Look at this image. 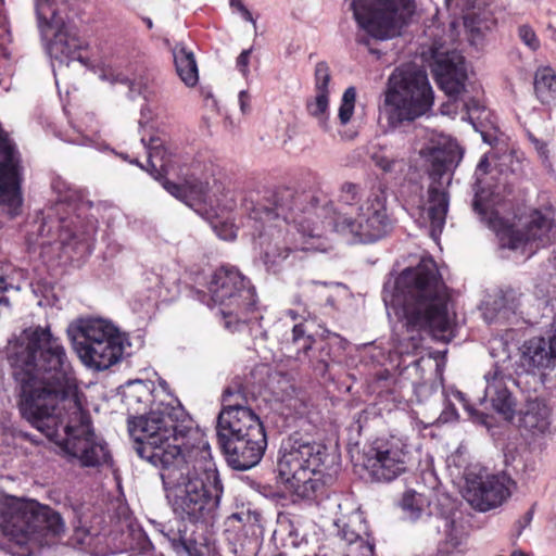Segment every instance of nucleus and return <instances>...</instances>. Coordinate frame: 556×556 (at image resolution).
<instances>
[{
  "mask_svg": "<svg viewBox=\"0 0 556 556\" xmlns=\"http://www.w3.org/2000/svg\"><path fill=\"white\" fill-rule=\"evenodd\" d=\"M356 101V89L349 87L344 90L341 104L338 112V118L341 125H346L354 114Z\"/></svg>",
  "mask_w": 556,
  "mask_h": 556,
  "instance_id": "nucleus-33",
  "label": "nucleus"
},
{
  "mask_svg": "<svg viewBox=\"0 0 556 556\" xmlns=\"http://www.w3.org/2000/svg\"><path fill=\"white\" fill-rule=\"evenodd\" d=\"M473 204H475V207H476V208H477V207H478V205H479L478 201H475V203H473Z\"/></svg>",
  "mask_w": 556,
  "mask_h": 556,
  "instance_id": "nucleus-54",
  "label": "nucleus"
},
{
  "mask_svg": "<svg viewBox=\"0 0 556 556\" xmlns=\"http://www.w3.org/2000/svg\"><path fill=\"white\" fill-rule=\"evenodd\" d=\"M364 529L367 531L366 525L362 522V520L357 518H350L339 530V535L343 541H345L346 545L355 542L356 540L363 538L365 534L363 533Z\"/></svg>",
  "mask_w": 556,
  "mask_h": 556,
  "instance_id": "nucleus-34",
  "label": "nucleus"
},
{
  "mask_svg": "<svg viewBox=\"0 0 556 556\" xmlns=\"http://www.w3.org/2000/svg\"><path fill=\"white\" fill-rule=\"evenodd\" d=\"M521 362L528 370L553 368L556 365V354L544 337H533L522 345Z\"/></svg>",
  "mask_w": 556,
  "mask_h": 556,
  "instance_id": "nucleus-26",
  "label": "nucleus"
},
{
  "mask_svg": "<svg viewBox=\"0 0 556 556\" xmlns=\"http://www.w3.org/2000/svg\"><path fill=\"white\" fill-rule=\"evenodd\" d=\"M138 535H139V549L141 552H148L152 546L150 540L148 539L147 534L142 531H139Z\"/></svg>",
  "mask_w": 556,
  "mask_h": 556,
  "instance_id": "nucleus-44",
  "label": "nucleus"
},
{
  "mask_svg": "<svg viewBox=\"0 0 556 556\" xmlns=\"http://www.w3.org/2000/svg\"><path fill=\"white\" fill-rule=\"evenodd\" d=\"M253 431L265 432V428L260 417L252 408H232L230 410H220L217 418L216 434L217 440L243 435Z\"/></svg>",
  "mask_w": 556,
  "mask_h": 556,
  "instance_id": "nucleus-22",
  "label": "nucleus"
},
{
  "mask_svg": "<svg viewBox=\"0 0 556 556\" xmlns=\"http://www.w3.org/2000/svg\"><path fill=\"white\" fill-rule=\"evenodd\" d=\"M535 98L543 105L556 102V74L553 68L546 66L538 68L533 81Z\"/></svg>",
  "mask_w": 556,
  "mask_h": 556,
  "instance_id": "nucleus-28",
  "label": "nucleus"
},
{
  "mask_svg": "<svg viewBox=\"0 0 556 556\" xmlns=\"http://www.w3.org/2000/svg\"><path fill=\"white\" fill-rule=\"evenodd\" d=\"M529 140L534 146V149H535L539 157L541 159V161L544 164L547 163L548 159H549V150H548L547 143L545 141L536 138L532 134L529 135Z\"/></svg>",
  "mask_w": 556,
  "mask_h": 556,
  "instance_id": "nucleus-40",
  "label": "nucleus"
},
{
  "mask_svg": "<svg viewBox=\"0 0 556 556\" xmlns=\"http://www.w3.org/2000/svg\"><path fill=\"white\" fill-rule=\"evenodd\" d=\"M327 456L326 445L293 432L280 445L278 475L294 495L316 501L326 493L321 467Z\"/></svg>",
  "mask_w": 556,
  "mask_h": 556,
  "instance_id": "nucleus-6",
  "label": "nucleus"
},
{
  "mask_svg": "<svg viewBox=\"0 0 556 556\" xmlns=\"http://www.w3.org/2000/svg\"><path fill=\"white\" fill-rule=\"evenodd\" d=\"M3 3H4V0H0V5H3Z\"/></svg>",
  "mask_w": 556,
  "mask_h": 556,
  "instance_id": "nucleus-55",
  "label": "nucleus"
},
{
  "mask_svg": "<svg viewBox=\"0 0 556 556\" xmlns=\"http://www.w3.org/2000/svg\"><path fill=\"white\" fill-rule=\"evenodd\" d=\"M329 96L330 94L316 93L314 98L307 99L305 103L308 115L317 121L319 127L324 131H328L330 129Z\"/></svg>",
  "mask_w": 556,
  "mask_h": 556,
  "instance_id": "nucleus-30",
  "label": "nucleus"
},
{
  "mask_svg": "<svg viewBox=\"0 0 556 556\" xmlns=\"http://www.w3.org/2000/svg\"><path fill=\"white\" fill-rule=\"evenodd\" d=\"M25 343L9 355L23 418L54 442L71 463L100 468L113 463L109 445L96 433L84 407L64 346L49 327L24 331Z\"/></svg>",
  "mask_w": 556,
  "mask_h": 556,
  "instance_id": "nucleus-1",
  "label": "nucleus"
},
{
  "mask_svg": "<svg viewBox=\"0 0 556 556\" xmlns=\"http://www.w3.org/2000/svg\"><path fill=\"white\" fill-rule=\"evenodd\" d=\"M5 290H0V306H9V300L3 295Z\"/></svg>",
  "mask_w": 556,
  "mask_h": 556,
  "instance_id": "nucleus-48",
  "label": "nucleus"
},
{
  "mask_svg": "<svg viewBox=\"0 0 556 556\" xmlns=\"http://www.w3.org/2000/svg\"><path fill=\"white\" fill-rule=\"evenodd\" d=\"M402 507L412 514L419 515L421 506L417 503V495L413 491L405 492L402 498Z\"/></svg>",
  "mask_w": 556,
  "mask_h": 556,
  "instance_id": "nucleus-39",
  "label": "nucleus"
},
{
  "mask_svg": "<svg viewBox=\"0 0 556 556\" xmlns=\"http://www.w3.org/2000/svg\"><path fill=\"white\" fill-rule=\"evenodd\" d=\"M211 299L218 306L225 328L235 331L261 318L258 298L251 279L230 264H223L207 282Z\"/></svg>",
  "mask_w": 556,
  "mask_h": 556,
  "instance_id": "nucleus-7",
  "label": "nucleus"
},
{
  "mask_svg": "<svg viewBox=\"0 0 556 556\" xmlns=\"http://www.w3.org/2000/svg\"><path fill=\"white\" fill-rule=\"evenodd\" d=\"M147 170L162 182L163 188L176 199L191 205L194 201H202L206 193V185L199 179H185L184 182H174L165 177L168 173L169 159L166 149L159 143V139H151L148 149Z\"/></svg>",
  "mask_w": 556,
  "mask_h": 556,
  "instance_id": "nucleus-16",
  "label": "nucleus"
},
{
  "mask_svg": "<svg viewBox=\"0 0 556 556\" xmlns=\"http://www.w3.org/2000/svg\"><path fill=\"white\" fill-rule=\"evenodd\" d=\"M549 408L544 400L528 399L519 410L518 427L531 434H542L549 427Z\"/></svg>",
  "mask_w": 556,
  "mask_h": 556,
  "instance_id": "nucleus-25",
  "label": "nucleus"
},
{
  "mask_svg": "<svg viewBox=\"0 0 556 556\" xmlns=\"http://www.w3.org/2000/svg\"><path fill=\"white\" fill-rule=\"evenodd\" d=\"M363 538L348 544L344 551V556H375V542L374 539L364 529Z\"/></svg>",
  "mask_w": 556,
  "mask_h": 556,
  "instance_id": "nucleus-32",
  "label": "nucleus"
},
{
  "mask_svg": "<svg viewBox=\"0 0 556 556\" xmlns=\"http://www.w3.org/2000/svg\"><path fill=\"white\" fill-rule=\"evenodd\" d=\"M176 72L180 79L188 86L198 84L199 73L194 55L184 46H176L173 50Z\"/></svg>",
  "mask_w": 556,
  "mask_h": 556,
  "instance_id": "nucleus-29",
  "label": "nucleus"
},
{
  "mask_svg": "<svg viewBox=\"0 0 556 556\" xmlns=\"http://www.w3.org/2000/svg\"><path fill=\"white\" fill-rule=\"evenodd\" d=\"M48 0H36V7H37V12H38V16L39 18H41V14L39 12V5L41 2H47Z\"/></svg>",
  "mask_w": 556,
  "mask_h": 556,
  "instance_id": "nucleus-49",
  "label": "nucleus"
},
{
  "mask_svg": "<svg viewBox=\"0 0 556 556\" xmlns=\"http://www.w3.org/2000/svg\"><path fill=\"white\" fill-rule=\"evenodd\" d=\"M377 166H379L383 172H391L394 166V161L389 160L387 157H379L376 161Z\"/></svg>",
  "mask_w": 556,
  "mask_h": 556,
  "instance_id": "nucleus-45",
  "label": "nucleus"
},
{
  "mask_svg": "<svg viewBox=\"0 0 556 556\" xmlns=\"http://www.w3.org/2000/svg\"><path fill=\"white\" fill-rule=\"evenodd\" d=\"M227 463L233 469L248 470L257 465L267 446L266 432L253 431L217 440Z\"/></svg>",
  "mask_w": 556,
  "mask_h": 556,
  "instance_id": "nucleus-19",
  "label": "nucleus"
},
{
  "mask_svg": "<svg viewBox=\"0 0 556 556\" xmlns=\"http://www.w3.org/2000/svg\"><path fill=\"white\" fill-rule=\"evenodd\" d=\"M230 7L238 10L245 21H253L252 13L245 8L241 0H230Z\"/></svg>",
  "mask_w": 556,
  "mask_h": 556,
  "instance_id": "nucleus-43",
  "label": "nucleus"
},
{
  "mask_svg": "<svg viewBox=\"0 0 556 556\" xmlns=\"http://www.w3.org/2000/svg\"><path fill=\"white\" fill-rule=\"evenodd\" d=\"M331 80L330 68L325 61H320L315 66L314 83L316 93L330 94L329 83Z\"/></svg>",
  "mask_w": 556,
  "mask_h": 556,
  "instance_id": "nucleus-35",
  "label": "nucleus"
},
{
  "mask_svg": "<svg viewBox=\"0 0 556 556\" xmlns=\"http://www.w3.org/2000/svg\"><path fill=\"white\" fill-rule=\"evenodd\" d=\"M164 534L178 556H215L213 541L203 533H188L186 526L177 530L170 528Z\"/></svg>",
  "mask_w": 556,
  "mask_h": 556,
  "instance_id": "nucleus-23",
  "label": "nucleus"
},
{
  "mask_svg": "<svg viewBox=\"0 0 556 556\" xmlns=\"http://www.w3.org/2000/svg\"><path fill=\"white\" fill-rule=\"evenodd\" d=\"M167 448L147 462L160 469L174 513L192 523L213 525L223 484L205 433Z\"/></svg>",
  "mask_w": 556,
  "mask_h": 556,
  "instance_id": "nucleus-2",
  "label": "nucleus"
},
{
  "mask_svg": "<svg viewBox=\"0 0 556 556\" xmlns=\"http://www.w3.org/2000/svg\"><path fill=\"white\" fill-rule=\"evenodd\" d=\"M492 225L502 247L518 250L533 245L542 249L553 243L556 232V211L551 203L530 208L521 228L503 217H495Z\"/></svg>",
  "mask_w": 556,
  "mask_h": 556,
  "instance_id": "nucleus-13",
  "label": "nucleus"
},
{
  "mask_svg": "<svg viewBox=\"0 0 556 556\" xmlns=\"http://www.w3.org/2000/svg\"><path fill=\"white\" fill-rule=\"evenodd\" d=\"M249 100H250V97L247 91H241L239 93V101H240L241 110L243 112L247 111Z\"/></svg>",
  "mask_w": 556,
  "mask_h": 556,
  "instance_id": "nucleus-46",
  "label": "nucleus"
},
{
  "mask_svg": "<svg viewBox=\"0 0 556 556\" xmlns=\"http://www.w3.org/2000/svg\"><path fill=\"white\" fill-rule=\"evenodd\" d=\"M387 199V187L382 182L374 185L356 216L344 218L341 225L363 243L384 238L393 228Z\"/></svg>",
  "mask_w": 556,
  "mask_h": 556,
  "instance_id": "nucleus-14",
  "label": "nucleus"
},
{
  "mask_svg": "<svg viewBox=\"0 0 556 556\" xmlns=\"http://www.w3.org/2000/svg\"><path fill=\"white\" fill-rule=\"evenodd\" d=\"M485 395L490 397L493 409L501 414L505 420L511 421L514 419L516 404L502 379L498 380L494 376L491 381H488Z\"/></svg>",
  "mask_w": 556,
  "mask_h": 556,
  "instance_id": "nucleus-27",
  "label": "nucleus"
},
{
  "mask_svg": "<svg viewBox=\"0 0 556 556\" xmlns=\"http://www.w3.org/2000/svg\"><path fill=\"white\" fill-rule=\"evenodd\" d=\"M351 9L358 25L376 39L399 35L414 12V0H352Z\"/></svg>",
  "mask_w": 556,
  "mask_h": 556,
  "instance_id": "nucleus-12",
  "label": "nucleus"
},
{
  "mask_svg": "<svg viewBox=\"0 0 556 556\" xmlns=\"http://www.w3.org/2000/svg\"><path fill=\"white\" fill-rule=\"evenodd\" d=\"M245 389L241 384L229 386L223 392L222 410H230L239 408H250Z\"/></svg>",
  "mask_w": 556,
  "mask_h": 556,
  "instance_id": "nucleus-31",
  "label": "nucleus"
},
{
  "mask_svg": "<svg viewBox=\"0 0 556 556\" xmlns=\"http://www.w3.org/2000/svg\"><path fill=\"white\" fill-rule=\"evenodd\" d=\"M361 200V187L353 182H344L340 188L339 202L354 205Z\"/></svg>",
  "mask_w": 556,
  "mask_h": 556,
  "instance_id": "nucleus-36",
  "label": "nucleus"
},
{
  "mask_svg": "<svg viewBox=\"0 0 556 556\" xmlns=\"http://www.w3.org/2000/svg\"><path fill=\"white\" fill-rule=\"evenodd\" d=\"M433 103L434 92L425 71L402 66L390 75L384 104L392 126L416 121L430 112Z\"/></svg>",
  "mask_w": 556,
  "mask_h": 556,
  "instance_id": "nucleus-9",
  "label": "nucleus"
},
{
  "mask_svg": "<svg viewBox=\"0 0 556 556\" xmlns=\"http://www.w3.org/2000/svg\"><path fill=\"white\" fill-rule=\"evenodd\" d=\"M123 401L131 415L128 430L142 459L156 458L167 446L194 442L204 432L164 380L157 387L151 381H131L124 389Z\"/></svg>",
  "mask_w": 556,
  "mask_h": 556,
  "instance_id": "nucleus-3",
  "label": "nucleus"
},
{
  "mask_svg": "<svg viewBox=\"0 0 556 556\" xmlns=\"http://www.w3.org/2000/svg\"><path fill=\"white\" fill-rule=\"evenodd\" d=\"M410 341H412V348L414 351L418 350L421 346V337L420 336L412 337Z\"/></svg>",
  "mask_w": 556,
  "mask_h": 556,
  "instance_id": "nucleus-47",
  "label": "nucleus"
},
{
  "mask_svg": "<svg viewBox=\"0 0 556 556\" xmlns=\"http://www.w3.org/2000/svg\"><path fill=\"white\" fill-rule=\"evenodd\" d=\"M51 188L56 199L42 220L40 235L64 247L89 252L94 241L96 226L75 215L83 199L81 192L61 177L52 180Z\"/></svg>",
  "mask_w": 556,
  "mask_h": 556,
  "instance_id": "nucleus-8",
  "label": "nucleus"
},
{
  "mask_svg": "<svg viewBox=\"0 0 556 556\" xmlns=\"http://www.w3.org/2000/svg\"><path fill=\"white\" fill-rule=\"evenodd\" d=\"M510 556H528V555L521 551H514Z\"/></svg>",
  "mask_w": 556,
  "mask_h": 556,
  "instance_id": "nucleus-50",
  "label": "nucleus"
},
{
  "mask_svg": "<svg viewBox=\"0 0 556 556\" xmlns=\"http://www.w3.org/2000/svg\"><path fill=\"white\" fill-rule=\"evenodd\" d=\"M74 351L80 361L98 370L116 364L124 353V340L111 323L97 318L81 320L67 330Z\"/></svg>",
  "mask_w": 556,
  "mask_h": 556,
  "instance_id": "nucleus-11",
  "label": "nucleus"
},
{
  "mask_svg": "<svg viewBox=\"0 0 556 556\" xmlns=\"http://www.w3.org/2000/svg\"><path fill=\"white\" fill-rule=\"evenodd\" d=\"M146 22H147V26H148V28H150V29H151V28H152V26H153L152 21H151L150 18H147V21H146Z\"/></svg>",
  "mask_w": 556,
  "mask_h": 556,
  "instance_id": "nucleus-52",
  "label": "nucleus"
},
{
  "mask_svg": "<svg viewBox=\"0 0 556 556\" xmlns=\"http://www.w3.org/2000/svg\"><path fill=\"white\" fill-rule=\"evenodd\" d=\"M319 201L316 189L299 191L291 187H278L262 200L244 199L248 225L254 230L253 236L262 240L263 260L268 269L276 273L294 251L287 243L291 227L313 236V217Z\"/></svg>",
  "mask_w": 556,
  "mask_h": 556,
  "instance_id": "nucleus-4",
  "label": "nucleus"
},
{
  "mask_svg": "<svg viewBox=\"0 0 556 556\" xmlns=\"http://www.w3.org/2000/svg\"><path fill=\"white\" fill-rule=\"evenodd\" d=\"M465 536L458 534L454 528V521L452 522V529L446 536L444 542L443 551L446 553H453L454 551L462 552V545L464 544Z\"/></svg>",
  "mask_w": 556,
  "mask_h": 556,
  "instance_id": "nucleus-38",
  "label": "nucleus"
},
{
  "mask_svg": "<svg viewBox=\"0 0 556 556\" xmlns=\"http://www.w3.org/2000/svg\"><path fill=\"white\" fill-rule=\"evenodd\" d=\"M433 75L439 87L450 97L459 94L467 80L465 60L456 53H446L435 59Z\"/></svg>",
  "mask_w": 556,
  "mask_h": 556,
  "instance_id": "nucleus-21",
  "label": "nucleus"
},
{
  "mask_svg": "<svg viewBox=\"0 0 556 556\" xmlns=\"http://www.w3.org/2000/svg\"><path fill=\"white\" fill-rule=\"evenodd\" d=\"M431 167L429 176L431 184L428 189V217L432 230H442L445 225L448 210V193L443 188L444 178L453 165V155L444 150L435 149L431 152Z\"/></svg>",
  "mask_w": 556,
  "mask_h": 556,
  "instance_id": "nucleus-17",
  "label": "nucleus"
},
{
  "mask_svg": "<svg viewBox=\"0 0 556 556\" xmlns=\"http://www.w3.org/2000/svg\"><path fill=\"white\" fill-rule=\"evenodd\" d=\"M552 262H553L554 267H555V269H556V254L553 256Z\"/></svg>",
  "mask_w": 556,
  "mask_h": 556,
  "instance_id": "nucleus-53",
  "label": "nucleus"
},
{
  "mask_svg": "<svg viewBox=\"0 0 556 556\" xmlns=\"http://www.w3.org/2000/svg\"><path fill=\"white\" fill-rule=\"evenodd\" d=\"M252 50H243L237 58V68L245 76L249 72L250 55Z\"/></svg>",
  "mask_w": 556,
  "mask_h": 556,
  "instance_id": "nucleus-41",
  "label": "nucleus"
},
{
  "mask_svg": "<svg viewBox=\"0 0 556 556\" xmlns=\"http://www.w3.org/2000/svg\"><path fill=\"white\" fill-rule=\"evenodd\" d=\"M518 37L531 51H536L541 47L535 30L528 24H522L518 27Z\"/></svg>",
  "mask_w": 556,
  "mask_h": 556,
  "instance_id": "nucleus-37",
  "label": "nucleus"
},
{
  "mask_svg": "<svg viewBox=\"0 0 556 556\" xmlns=\"http://www.w3.org/2000/svg\"><path fill=\"white\" fill-rule=\"evenodd\" d=\"M450 302V290L431 256L403 269L395 279L391 303L407 331L447 332Z\"/></svg>",
  "mask_w": 556,
  "mask_h": 556,
  "instance_id": "nucleus-5",
  "label": "nucleus"
},
{
  "mask_svg": "<svg viewBox=\"0 0 556 556\" xmlns=\"http://www.w3.org/2000/svg\"><path fill=\"white\" fill-rule=\"evenodd\" d=\"M45 22L51 29H54L51 40L52 51L61 53L70 60L80 59L78 52L83 48V41L66 22L55 12L52 13L50 20L45 18Z\"/></svg>",
  "mask_w": 556,
  "mask_h": 556,
  "instance_id": "nucleus-24",
  "label": "nucleus"
},
{
  "mask_svg": "<svg viewBox=\"0 0 556 556\" xmlns=\"http://www.w3.org/2000/svg\"><path fill=\"white\" fill-rule=\"evenodd\" d=\"M327 336L316 339L308 332L304 323L295 324L291 330V338L283 343V349L289 356L296 359L307 357L312 363L316 362V369L326 371L330 361V340L339 338L338 334L326 331Z\"/></svg>",
  "mask_w": 556,
  "mask_h": 556,
  "instance_id": "nucleus-18",
  "label": "nucleus"
},
{
  "mask_svg": "<svg viewBox=\"0 0 556 556\" xmlns=\"http://www.w3.org/2000/svg\"><path fill=\"white\" fill-rule=\"evenodd\" d=\"M409 462L407 444L393 435L376 439L364 453V468L378 482L396 479L407 470Z\"/></svg>",
  "mask_w": 556,
  "mask_h": 556,
  "instance_id": "nucleus-15",
  "label": "nucleus"
},
{
  "mask_svg": "<svg viewBox=\"0 0 556 556\" xmlns=\"http://www.w3.org/2000/svg\"><path fill=\"white\" fill-rule=\"evenodd\" d=\"M326 302L332 305V304H333V298H332V296H330V295H328V296L326 298Z\"/></svg>",
  "mask_w": 556,
  "mask_h": 556,
  "instance_id": "nucleus-51",
  "label": "nucleus"
},
{
  "mask_svg": "<svg viewBox=\"0 0 556 556\" xmlns=\"http://www.w3.org/2000/svg\"><path fill=\"white\" fill-rule=\"evenodd\" d=\"M0 528L17 544L48 535H59L64 528L62 517L48 506L9 496L0 501Z\"/></svg>",
  "mask_w": 556,
  "mask_h": 556,
  "instance_id": "nucleus-10",
  "label": "nucleus"
},
{
  "mask_svg": "<svg viewBox=\"0 0 556 556\" xmlns=\"http://www.w3.org/2000/svg\"><path fill=\"white\" fill-rule=\"evenodd\" d=\"M496 157L495 153L494 152H489V153H485L481 160L479 161L478 163V166H477V169L482 172L483 174H488L489 173V168H490V161L491 160H494Z\"/></svg>",
  "mask_w": 556,
  "mask_h": 556,
  "instance_id": "nucleus-42",
  "label": "nucleus"
},
{
  "mask_svg": "<svg viewBox=\"0 0 556 556\" xmlns=\"http://www.w3.org/2000/svg\"><path fill=\"white\" fill-rule=\"evenodd\" d=\"M510 496L508 479L504 475H488L469 482L466 498L472 507L488 511L502 505Z\"/></svg>",
  "mask_w": 556,
  "mask_h": 556,
  "instance_id": "nucleus-20",
  "label": "nucleus"
}]
</instances>
